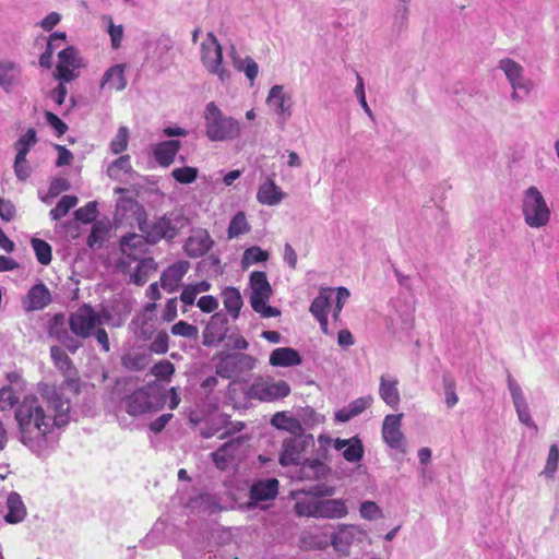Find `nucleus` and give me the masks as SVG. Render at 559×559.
Here are the masks:
<instances>
[{"label": "nucleus", "instance_id": "obj_4", "mask_svg": "<svg viewBox=\"0 0 559 559\" xmlns=\"http://www.w3.org/2000/svg\"><path fill=\"white\" fill-rule=\"evenodd\" d=\"M123 403L129 415L139 416L159 411L166 403V396L156 383H148L129 394Z\"/></svg>", "mask_w": 559, "mask_h": 559}, {"label": "nucleus", "instance_id": "obj_58", "mask_svg": "<svg viewBox=\"0 0 559 559\" xmlns=\"http://www.w3.org/2000/svg\"><path fill=\"white\" fill-rule=\"evenodd\" d=\"M62 388L64 390L70 391L74 395H78L81 391V382L80 377L78 374V370H73L72 372H68L64 374V381L62 383Z\"/></svg>", "mask_w": 559, "mask_h": 559}, {"label": "nucleus", "instance_id": "obj_51", "mask_svg": "<svg viewBox=\"0 0 559 559\" xmlns=\"http://www.w3.org/2000/svg\"><path fill=\"white\" fill-rule=\"evenodd\" d=\"M558 463H559V449H558L557 444H551L549 448L548 457H547L546 465H545L543 473L548 478H552L558 468Z\"/></svg>", "mask_w": 559, "mask_h": 559}, {"label": "nucleus", "instance_id": "obj_19", "mask_svg": "<svg viewBox=\"0 0 559 559\" xmlns=\"http://www.w3.org/2000/svg\"><path fill=\"white\" fill-rule=\"evenodd\" d=\"M51 302V295L44 283H38L29 288L24 300L26 311L41 310Z\"/></svg>", "mask_w": 559, "mask_h": 559}, {"label": "nucleus", "instance_id": "obj_20", "mask_svg": "<svg viewBox=\"0 0 559 559\" xmlns=\"http://www.w3.org/2000/svg\"><path fill=\"white\" fill-rule=\"evenodd\" d=\"M348 509L343 499H320L317 509V518L342 519L346 516Z\"/></svg>", "mask_w": 559, "mask_h": 559}, {"label": "nucleus", "instance_id": "obj_64", "mask_svg": "<svg viewBox=\"0 0 559 559\" xmlns=\"http://www.w3.org/2000/svg\"><path fill=\"white\" fill-rule=\"evenodd\" d=\"M15 213L13 203L0 198V217L5 222H11L15 217Z\"/></svg>", "mask_w": 559, "mask_h": 559}, {"label": "nucleus", "instance_id": "obj_39", "mask_svg": "<svg viewBox=\"0 0 559 559\" xmlns=\"http://www.w3.org/2000/svg\"><path fill=\"white\" fill-rule=\"evenodd\" d=\"M250 226L247 222L246 214L243 212H238L236 215L231 218L229 226H228V238H237L240 235L249 231Z\"/></svg>", "mask_w": 559, "mask_h": 559}, {"label": "nucleus", "instance_id": "obj_62", "mask_svg": "<svg viewBox=\"0 0 559 559\" xmlns=\"http://www.w3.org/2000/svg\"><path fill=\"white\" fill-rule=\"evenodd\" d=\"M197 306L202 312L211 313L218 308V301L214 296L205 295L199 298Z\"/></svg>", "mask_w": 559, "mask_h": 559}, {"label": "nucleus", "instance_id": "obj_25", "mask_svg": "<svg viewBox=\"0 0 559 559\" xmlns=\"http://www.w3.org/2000/svg\"><path fill=\"white\" fill-rule=\"evenodd\" d=\"M379 395L388 406L396 409L401 402L399 381L382 376L380 378Z\"/></svg>", "mask_w": 559, "mask_h": 559}, {"label": "nucleus", "instance_id": "obj_40", "mask_svg": "<svg viewBox=\"0 0 559 559\" xmlns=\"http://www.w3.org/2000/svg\"><path fill=\"white\" fill-rule=\"evenodd\" d=\"M348 441L350 442L346 444L343 451L344 459L350 463L361 460L364 455V445L361 440L357 437H354L348 439Z\"/></svg>", "mask_w": 559, "mask_h": 559}, {"label": "nucleus", "instance_id": "obj_26", "mask_svg": "<svg viewBox=\"0 0 559 559\" xmlns=\"http://www.w3.org/2000/svg\"><path fill=\"white\" fill-rule=\"evenodd\" d=\"M8 513L4 521L9 524L21 523L27 514L26 507L17 492H11L7 498Z\"/></svg>", "mask_w": 559, "mask_h": 559}, {"label": "nucleus", "instance_id": "obj_31", "mask_svg": "<svg viewBox=\"0 0 559 559\" xmlns=\"http://www.w3.org/2000/svg\"><path fill=\"white\" fill-rule=\"evenodd\" d=\"M139 263L131 275V281L139 286L144 285L148 277L157 271V263L153 258H140Z\"/></svg>", "mask_w": 559, "mask_h": 559}, {"label": "nucleus", "instance_id": "obj_36", "mask_svg": "<svg viewBox=\"0 0 559 559\" xmlns=\"http://www.w3.org/2000/svg\"><path fill=\"white\" fill-rule=\"evenodd\" d=\"M78 202L79 199L75 195H63L57 205L50 210L49 215L51 219L60 221L78 204Z\"/></svg>", "mask_w": 559, "mask_h": 559}, {"label": "nucleus", "instance_id": "obj_13", "mask_svg": "<svg viewBox=\"0 0 559 559\" xmlns=\"http://www.w3.org/2000/svg\"><path fill=\"white\" fill-rule=\"evenodd\" d=\"M58 59L53 76L62 82L73 81L76 78L74 70L81 67L78 50L69 46L58 53Z\"/></svg>", "mask_w": 559, "mask_h": 559}, {"label": "nucleus", "instance_id": "obj_50", "mask_svg": "<svg viewBox=\"0 0 559 559\" xmlns=\"http://www.w3.org/2000/svg\"><path fill=\"white\" fill-rule=\"evenodd\" d=\"M97 204L96 202H88L84 206L79 207L74 212V217L84 224L92 223L97 216Z\"/></svg>", "mask_w": 559, "mask_h": 559}, {"label": "nucleus", "instance_id": "obj_43", "mask_svg": "<svg viewBox=\"0 0 559 559\" xmlns=\"http://www.w3.org/2000/svg\"><path fill=\"white\" fill-rule=\"evenodd\" d=\"M151 373L157 380L170 381L173 374L175 373V365L167 359H163L152 367Z\"/></svg>", "mask_w": 559, "mask_h": 559}, {"label": "nucleus", "instance_id": "obj_42", "mask_svg": "<svg viewBox=\"0 0 559 559\" xmlns=\"http://www.w3.org/2000/svg\"><path fill=\"white\" fill-rule=\"evenodd\" d=\"M122 366L129 370L140 371L143 370L148 364V356L145 354H128L121 359Z\"/></svg>", "mask_w": 559, "mask_h": 559}, {"label": "nucleus", "instance_id": "obj_60", "mask_svg": "<svg viewBox=\"0 0 559 559\" xmlns=\"http://www.w3.org/2000/svg\"><path fill=\"white\" fill-rule=\"evenodd\" d=\"M372 402H373V397L371 395H367V396H361V397L354 400L348 406L352 411V414L357 416V415L361 414L362 412H365L367 408H369L371 406Z\"/></svg>", "mask_w": 559, "mask_h": 559}, {"label": "nucleus", "instance_id": "obj_5", "mask_svg": "<svg viewBox=\"0 0 559 559\" xmlns=\"http://www.w3.org/2000/svg\"><path fill=\"white\" fill-rule=\"evenodd\" d=\"M250 305L263 318H273L281 314L280 310L267 305L272 295V287L265 272L253 271L250 274Z\"/></svg>", "mask_w": 559, "mask_h": 559}, {"label": "nucleus", "instance_id": "obj_17", "mask_svg": "<svg viewBox=\"0 0 559 559\" xmlns=\"http://www.w3.org/2000/svg\"><path fill=\"white\" fill-rule=\"evenodd\" d=\"M189 269L188 261H178L169 265L160 276V286L168 293L177 290Z\"/></svg>", "mask_w": 559, "mask_h": 559}, {"label": "nucleus", "instance_id": "obj_16", "mask_svg": "<svg viewBox=\"0 0 559 559\" xmlns=\"http://www.w3.org/2000/svg\"><path fill=\"white\" fill-rule=\"evenodd\" d=\"M49 336L56 338L71 353H75L79 348L78 342L69 334L66 324L64 316L62 313L55 314L49 321L48 326Z\"/></svg>", "mask_w": 559, "mask_h": 559}, {"label": "nucleus", "instance_id": "obj_18", "mask_svg": "<svg viewBox=\"0 0 559 559\" xmlns=\"http://www.w3.org/2000/svg\"><path fill=\"white\" fill-rule=\"evenodd\" d=\"M148 243L146 235L144 237L138 234H129L121 238L120 247L124 255L132 260H139L146 253Z\"/></svg>", "mask_w": 559, "mask_h": 559}, {"label": "nucleus", "instance_id": "obj_6", "mask_svg": "<svg viewBox=\"0 0 559 559\" xmlns=\"http://www.w3.org/2000/svg\"><path fill=\"white\" fill-rule=\"evenodd\" d=\"M522 212L525 223L533 228L543 227L550 219L549 207L536 187H530L524 192Z\"/></svg>", "mask_w": 559, "mask_h": 559}, {"label": "nucleus", "instance_id": "obj_61", "mask_svg": "<svg viewBox=\"0 0 559 559\" xmlns=\"http://www.w3.org/2000/svg\"><path fill=\"white\" fill-rule=\"evenodd\" d=\"M17 401L19 397L12 386L7 385L0 390V402L2 403V407H13Z\"/></svg>", "mask_w": 559, "mask_h": 559}, {"label": "nucleus", "instance_id": "obj_49", "mask_svg": "<svg viewBox=\"0 0 559 559\" xmlns=\"http://www.w3.org/2000/svg\"><path fill=\"white\" fill-rule=\"evenodd\" d=\"M171 176L177 182L189 185L198 178V169L189 166L175 168L171 171Z\"/></svg>", "mask_w": 559, "mask_h": 559}, {"label": "nucleus", "instance_id": "obj_8", "mask_svg": "<svg viewBox=\"0 0 559 559\" xmlns=\"http://www.w3.org/2000/svg\"><path fill=\"white\" fill-rule=\"evenodd\" d=\"M201 61L204 68L218 76L222 82L229 79V72L223 66V49L216 36L210 32L201 44Z\"/></svg>", "mask_w": 559, "mask_h": 559}, {"label": "nucleus", "instance_id": "obj_2", "mask_svg": "<svg viewBox=\"0 0 559 559\" xmlns=\"http://www.w3.org/2000/svg\"><path fill=\"white\" fill-rule=\"evenodd\" d=\"M71 332L81 338L95 337L102 350L110 352V342L106 330L103 326L102 318L91 305L84 304L69 317Z\"/></svg>", "mask_w": 559, "mask_h": 559}, {"label": "nucleus", "instance_id": "obj_46", "mask_svg": "<svg viewBox=\"0 0 559 559\" xmlns=\"http://www.w3.org/2000/svg\"><path fill=\"white\" fill-rule=\"evenodd\" d=\"M171 333L176 336H182L191 340H197L199 336L198 328L182 320L171 326Z\"/></svg>", "mask_w": 559, "mask_h": 559}, {"label": "nucleus", "instance_id": "obj_10", "mask_svg": "<svg viewBox=\"0 0 559 559\" xmlns=\"http://www.w3.org/2000/svg\"><path fill=\"white\" fill-rule=\"evenodd\" d=\"M289 393L290 386L284 380L259 379L250 388L251 396L264 402L286 397Z\"/></svg>", "mask_w": 559, "mask_h": 559}, {"label": "nucleus", "instance_id": "obj_15", "mask_svg": "<svg viewBox=\"0 0 559 559\" xmlns=\"http://www.w3.org/2000/svg\"><path fill=\"white\" fill-rule=\"evenodd\" d=\"M499 69H501L507 79L509 80L513 90H523L525 94H528L533 87V84L530 80L523 79V67L516 61L506 58L500 60Z\"/></svg>", "mask_w": 559, "mask_h": 559}, {"label": "nucleus", "instance_id": "obj_52", "mask_svg": "<svg viewBox=\"0 0 559 559\" xmlns=\"http://www.w3.org/2000/svg\"><path fill=\"white\" fill-rule=\"evenodd\" d=\"M37 142L36 131L33 128H29L25 134H23L17 142L15 143V148L17 152L24 151L25 156L29 152L31 147L35 145Z\"/></svg>", "mask_w": 559, "mask_h": 559}, {"label": "nucleus", "instance_id": "obj_12", "mask_svg": "<svg viewBox=\"0 0 559 559\" xmlns=\"http://www.w3.org/2000/svg\"><path fill=\"white\" fill-rule=\"evenodd\" d=\"M305 497L298 498L295 503V512L299 516L317 518V509L319 508V497L332 496L334 493L333 487L316 486L309 492H304Z\"/></svg>", "mask_w": 559, "mask_h": 559}, {"label": "nucleus", "instance_id": "obj_1", "mask_svg": "<svg viewBox=\"0 0 559 559\" xmlns=\"http://www.w3.org/2000/svg\"><path fill=\"white\" fill-rule=\"evenodd\" d=\"M15 419L21 431L22 442L45 439L55 427L56 416H48L36 396H25L15 411Z\"/></svg>", "mask_w": 559, "mask_h": 559}, {"label": "nucleus", "instance_id": "obj_9", "mask_svg": "<svg viewBox=\"0 0 559 559\" xmlns=\"http://www.w3.org/2000/svg\"><path fill=\"white\" fill-rule=\"evenodd\" d=\"M255 359L247 354H228L219 358L216 373L224 379H231L255 367Z\"/></svg>", "mask_w": 559, "mask_h": 559}, {"label": "nucleus", "instance_id": "obj_38", "mask_svg": "<svg viewBox=\"0 0 559 559\" xmlns=\"http://www.w3.org/2000/svg\"><path fill=\"white\" fill-rule=\"evenodd\" d=\"M234 68L239 71L243 72L246 76L251 81V83L257 79L259 73V67L258 63L250 57H246L245 59L234 57Z\"/></svg>", "mask_w": 559, "mask_h": 559}, {"label": "nucleus", "instance_id": "obj_28", "mask_svg": "<svg viewBox=\"0 0 559 559\" xmlns=\"http://www.w3.org/2000/svg\"><path fill=\"white\" fill-rule=\"evenodd\" d=\"M270 364L276 367H293L301 364L299 353L292 347L275 348L270 355Z\"/></svg>", "mask_w": 559, "mask_h": 559}, {"label": "nucleus", "instance_id": "obj_14", "mask_svg": "<svg viewBox=\"0 0 559 559\" xmlns=\"http://www.w3.org/2000/svg\"><path fill=\"white\" fill-rule=\"evenodd\" d=\"M403 414H390L382 424V438L393 449H403L404 435L401 430Z\"/></svg>", "mask_w": 559, "mask_h": 559}, {"label": "nucleus", "instance_id": "obj_34", "mask_svg": "<svg viewBox=\"0 0 559 559\" xmlns=\"http://www.w3.org/2000/svg\"><path fill=\"white\" fill-rule=\"evenodd\" d=\"M332 294V288H322L319 292V295L313 299L309 309L314 318L329 314V310L331 308Z\"/></svg>", "mask_w": 559, "mask_h": 559}, {"label": "nucleus", "instance_id": "obj_47", "mask_svg": "<svg viewBox=\"0 0 559 559\" xmlns=\"http://www.w3.org/2000/svg\"><path fill=\"white\" fill-rule=\"evenodd\" d=\"M131 162L129 155H122L114 160L108 167V175L110 177L117 178L121 174L129 173L131 170Z\"/></svg>", "mask_w": 559, "mask_h": 559}, {"label": "nucleus", "instance_id": "obj_21", "mask_svg": "<svg viewBox=\"0 0 559 559\" xmlns=\"http://www.w3.org/2000/svg\"><path fill=\"white\" fill-rule=\"evenodd\" d=\"M181 147V143L178 140H167L157 143L153 148V154L156 162L164 167L171 165L175 160Z\"/></svg>", "mask_w": 559, "mask_h": 559}, {"label": "nucleus", "instance_id": "obj_22", "mask_svg": "<svg viewBox=\"0 0 559 559\" xmlns=\"http://www.w3.org/2000/svg\"><path fill=\"white\" fill-rule=\"evenodd\" d=\"M126 64H115L110 67L103 75L100 87L109 91H122L127 86L124 76Z\"/></svg>", "mask_w": 559, "mask_h": 559}, {"label": "nucleus", "instance_id": "obj_27", "mask_svg": "<svg viewBox=\"0 0 559 559\" xmlns=\"http://www.w3.org/2000/svg\"><path fill=\"white\" fill-rule=\"evenodd\" d=\"M284 197L285 193L281 190L278 186H276L274 180L271 178H269L259 187L257 193V200L261 204L270 206L278 204L284 199Z\"/></svg>", "mask_w": 559, "mask_h": 559}, {"label": "nucleus", "instance_id": "obj_37", "mask_svg": "<svg viewBox=\"0 0 559 559\" xmlns=\"http://www.w3.org/2000/svg\"><path fill=\"white\" fill-rule=\"evenodd\" d=\"M31 245L37 261L43 265H48L52 260L51 246L47 241L39 238H32Z\"/></svg>", "mask_w": 559, "mask_h": 559}, {"label": "nucleus", "instance_id": "obj_23", "mask_svg": "<svg viewBox=\"0 0 559 559\" xmlns=\"http://www.w3.org/2000/svg\"><path fill=\"white\" fill-rule=\"evenodd\" d=\"M278 492V480L271 478L260 480L252 485L250 489V500L254 502L272 500Z\"/></svg>", "mask_w": 559, "mask_h": 559}, {"label": "nucleus", "instance_id": "obj_35", "mask_svg": "<svg viewBox=\"0 0 559 559\" xmlns=\"http://www.w3.org/2000/svg\"><path fill=\"white\" fill-rule=\"evenodd\" d=\"M50 356L55 364V366L63 372V374L68 372H72L75 370V367L71 360V358L68 356V354L59 346H51L50 347Z\"/></svg>", "mask_w": 559, "mask_h": 559}, {"label": "nucleus", "instance_id": "obj_48", "mask_svg": "<svg viewBox=\"0 0 559 559\" xmlns=\"http://www.w3.org/2000/svg\"><path fill=\"white\" fill-rule=\"evenodd\" d=\"M129 141V130L127 127H120L110 142V150L114 154H120L127 150Z\"/></svg>", "mask_w": 559, "mask_h": 559}, {"label": "nucleus", "instance_id": "obj_57", "mask_svg": "<svg viewBox=\"0 0 559 559\" xmlns=\"http://www.w3.org/2000/svg\"><path fill=\"white\" fill-rule=\"evenodd\" d=\"M519 420L525 426L533 428L535 432L538 431L537 425L533 421L530 413L528 405L525 402L514 404Z\"/></svg>", "mask_w": 559, "mask_h": 559}, {"label": "nucleus", "instance_id": "obj_24", "mask_svg": "<svg viewBox=\"0 0 559 559\" xmlns=\"http://www.w3.org/2000/svg\"><path fill=\"white\" fill-rule=\"evenodd\" d=\"M241 438L225 442L217 451L211 454L215 466L225 471L235 460L236 449L240 447Z\"/></svg>", "mask_w": 559, "mask_h": 559}, {"label": "nucleus", "instance_id": "obj_63", "mask_svg": "<svg viewBox=\"0 0 559 559\" xmlns=\"http://www.w3.org/2000/svg\"><path fill=\"white\" fill-rule=\"evenodd\" d=\"M45 118H46V121L49 123V126H51L57 134L60 136V135H63L67 130H68V126L66 122H63L57 115H55L53 112H50V111H46L45 112Z\"/></svg>", "mask_w": 559, "mask_h": 559}, {"label": "nucleus", "instance_id": "obj_45", "mask_svg": "<svg viewBox=\"0 0 559 559\" xmlns=\"http://www.w3.org/2000/svg\"><path fill=\"white\" fill-rule=\"evenodd\" d=\"M267 251L262 250L260 247H250L243 252L242 264L248 266L259 262H264L267 260Z\"/></svg>", "mask_w": 559, "mask_h": 559}, {"label": "nucleus", "instance_id": "obj_41", "mask_svg": "<svg viewBox=\"0 0 559 559\" xmlns=\"http://www.w3.org/2000/svg\"><path fill=\"white\" fill-rule=\"evenodd\" d=\"M210 246L207 241L203 238L199 237H189L186 245L185 250L189 257L198 258L207 252Z\"/></svg>", "mask_w": 559, "mask_h": 559}, {"label": "nucleus", "instance_id": "obj_59", "mask_svg": "<svg viewBox=\"0 0 559 559\" xmlns=\"http://www.w3.org/2000/svg\"><path fill=\"white\" fill-rule=\"evenodd\" d=\"M360 516L366 520H374L381 516V510L373 501H365L359 508Z\"/></svg>", "mask_w": 559, "mask_h": 559}, {"label": "nucleus", "instance_id": "obj_44", "mask_svg": "<svg viewBox=\"0 0 559 559\" xmlns=\"http://www.w3.org/2000/svg\"><path fill=\"white\" fill-rule=\"evenodd\" d=\"M442 383L444 388L447 407L452 408L459 402V396L455 392V380L450 374H444L442 378Z\"/></svg>", "mask_w": 559, "mask_h": 559}, {"label": "nucleus", "instance_id": "obj_56", "mask_svg": "<svg viewBox=\"0 0 559 559\" xmlns=\"http://www.w3.org/2000/svg\"><path fill=\"white\" fill-rule=\"evenodd\" d=\"M169 348V336L166 331H159L150 345L151 352L155 354H165Z\"/></svg>", "mask_w": 559, "mask_h": 559}, {"label": "nucleus", "instance_id": "obj_7", "mask_svg": "<svg viewBox=\"0 0 559 559\" xmlns=\"http://www.w3.org/2000/svg\"><path fill=\"white\" fill-rule=\"evenodd\" d=\"M182 227L183 218L175 213L165 214L151 224H145V227L140 225L141 230L147 236L150 243H156L162 239L171 240Z\"/></svg>", "mask_w": 559, "mask_h": 559}, {"label": "nucleus", "instance_id": "obj_32", "mask_svg": "<svg viewBox=\"0 0 559 559\" xmlns=\"http://www.w3.org/2000/svg\"><path fill=\"white\" fill-rule=\"evenodd\" d=\"M272 425L278 429L286 430L295 437L304 435V427L301 423L292 416H287L285 413H276L271 420Z\"/></svg>", "mask_w": 559, "mask_h": 559}, {"label": "nucleus", "instance_id": "obj_29", "mask_svg": "<svg viewBox=\"0 0 559 559\" xmlns=\"http://www.w3.org/2000/svg\"><path fill=\"white\" fill-rule=\"evenodd\" d=\"M302 448L296 438H287L283 441L280 464L283 466L297 465L300 462Z\"/></svg>", "mask_w": 559, "mask_h": 559}, {"label": "nucleus", "instance_id": "obj_11", "mask_svg": "<svg viewBox=\"0 0 559 559\" xmlns=\"http://www.w3.org/2000/svg\"><path fill=\"white\" fill-rule=\"evenodd\" d=\"M38 392L44 400H46L55 409L57 427H62L69 421L70 404L63 400L56 384L39 383Z\"/></svg>", "mask_w": 559, "mask_h": 559}, {"label": "nucleus", "instance_id": "obj_53", "mask_svg": "<svg viewBox=\"0 0 559 559\" xmlns=\"http://www.w3.org/2000/svg\"><path fill=\"white\" fill-rule=\"evenodd\" d=\"M301 545L306 549H325L329 546V540L326 536L324 538H320L317 535L307 533L301 536Z\"/></svg>", "mask_w": 559, "mask_h": 559}, {"label": "nucleus", "instance_id": "obj_55", "mask_svg": "<svg viewBox=\"0 0 559 559\" xmlns=\"http://www.w3.org/2000/svg\"><path fill=\"white\" fill-rule=\"evenodd\" d=\"M14 171L20 180H26L29 177L31 169L27 166V160L24 151L16 153L14 160Z\"/></svg>", "mask_w": 559, "mask_h": 559}, {"label": "nucleus", "instance_id": "obj_30", "mask_svg": "<svg viewBox=\"0 0 559 559\" xmlns=\"http://www.w3.org/2000/svg\"><path fill=\"white\" fill-rule=\"evenodd\" d=\"M222 298L226 311L237 319L243 305L240 292L235 287H226L222 292Z\"/></svg>", "mask_w": 559, "mask_h": 559}, {"label": "nucleus", "instance_id": "obj_3", "mask_svg": "<svg viewBox=\"0 0 559 559\" xmlns=\"http://www.w3.org/2000/svg\"><path fill=\"white\" fill-rule=\"evenodd\" d=\"M205 134L210 141H233L241 134V123L231 116H225L214 102L204 111Z\"/></svg>", "mask_w": 559, "mask_h": 559}, {"label": "nucleus", "instance_id": "obj_54", "mask_svg": "<svg viewBox=\"0 0 559 559\" xmlns=\"http://www.w3.org/2000/svg\"><path fill=\"white\" fill-rule=\"evenodd\" d=\"M267 100H276L277 103V112L284 114L289 110V106H286V95L283 92V86L274 85L269 93Z\"/></svg>", "mask_w": 559, "mask_h": 559}, {"label": "nucleus", "instance_id": "obj_33", "mask_svg": "<svg viewBox=\"0 0 559 559\" xmlns=\"http://www.w3.org/2000/svg\"><path fill=\"white\" fill-rule=\"evenodd\" d=\"M354 539L353 527L348 525H341L338 531L331 535V545L337 552L345 554L348 550V546Z\"/></svg>", "mask_w": 559, "mask_h": 559}]
</instances>
